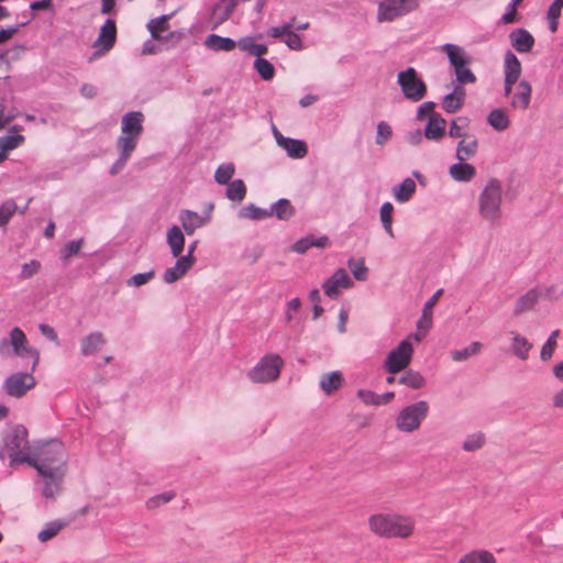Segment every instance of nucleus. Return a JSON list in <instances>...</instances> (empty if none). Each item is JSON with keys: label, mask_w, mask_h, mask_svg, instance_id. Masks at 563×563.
I'll return each mask as SVG.
<instances>
[{"label": "nucleus", "mask_w": 563, "mask_h": 563, "mask_svg": "<svg viewBox=\"0 0 563 563\" xmlns=\"http://www.w3.org/2000/svg\"><path fill=\"white\" fill-rule=\"evenodd\" d=\"M155 277L154 271H148L146 273H139L133 275L126 280V286L129 287H141L147 283H150Z\"/></svg>", "instance_id": "54"}, {"label": "nucleus", "mask_w": 563, "mask_h": 563, "mask_svg": "<svg viewBox=\"0 0 563 563\" xmlns=\"http://www.w3.org/2000/svg\"><path fill=\"white\" fill-rule=\"evenodd\" d=\"M175 493L173 492H166L159 495H156L147 500V508L153 509L156 507H159L163 504L169 503L172 499H174Z\"/></svg>", "instance_id": "57"}, {"label": "nucleus", "mask_w": 563, "mask_h": 563, "mask_svg": "<svg viewBox=\"0 0 563 563\" xmlns=\"http://www.w3.org/2000/svg\"><path fill=\"white\" fill-rule=\"evenodd\" d=\"M38 474L65 472L67 461L64 444L58 440L38 442L33 445L29 457L23 459Z\"/></svg>", "instance_id": "1"}, {"label": "nucleus", "mask_w": 563, "mask_h": 563, "mask_svg": "<svg viewBox=\"0 0 563 563\" xmlns=\"http://www.w3.org/2000/svg\"><path fill=\"white\" fill-rule=\"evenodd\" d=\"M397 84L404 97L411 102H418L427 95V85L413 67L399 71Z\"/></svg>", "instance_id": "9"}, {"label": "nucleus", "mask_w": 563, "mask_h": 563, "mask_svg": "<svg viewBox=\"0 0 563 563\" xmlns=\"http://www.w3.org/2000/svg\"><path fill=\"white\" fill-rule=\"evenodd\" d=\"M357 397L367 406H377V394L372 390L358 389Z\"/></svg>", "instance_id": "63"}, {"label": "nucleus", "mask_w": 563, "mask_h": 563, "mask_svg": "<svg viewBox=\"0 0 563 563\" xmlns=\"http://www.w3.org/2000/svg\"><path fill=\"white\" fill-rule=\"evenodd\" d=\"M253 67L260 77L265 81L272 80L275 76L274 65L265 58H256L254 60Z\"/></svg>", "instance_id": "46"}, {"label": "nucleus", "mask_w": 563, "mask_h": 563, "mask_svg": "<svg viewBox=\"0 0 563 563\" xmlns=\"http://www.w3.org/2000/svg\"><path fill=\"white\" fill-rule=\"evenodd\" d=\"M483 347L481 342H472L468 346L462 350H455L451 352V357L454 362H464L470 357L477 355Z\"/></svg>", "instance_id": "43"}, {"label": "nucleus", "mask_w": 563, "mask_h": 563, "mask_svg": "<svg viewBox=\"0 0 563 563\" xmlns=\"http://www.w3.org/2000/svg\"><path fill=\"white\" fill-rule=\"evenodd\" d=\"M82 243H84L82 239L73 240V241L68 242L65 245V247L62 250V257L67 260L71 256L76 255L80 251Z\"/></svg>", "instance_id": "58"}, {"label": "nucleus", "mask_w": 563, "mask_h": 563, "mask_svg": "<svg viewBox=\"0 0 563 563\" xmlns=\"http://www.w3.org/2000/svg\"><path fill=\"white\" fill-rule=\"evenodd\" d=\"M512 47L518 53H528L534 45L533 36L526 29H516L509 34Z\"/></svg>", "instance_id": "21"}, {"label": "nucleus", "mask_w": 563, "mask_h": 563, "mask_svg": "<svg viewBox=\"0 0 563 563\" xmlns=\"http://www.w3.org/2000/svg\"><path fill=\"white\" fill-rule=\"evenodd\" d=\"M347 266L351 269L353 277L356 280L364 282L368 276V268L365 266L364 258L354 260L350 258L347 261Z\"/></svg>", "instance_id": "47"}, {"label": "nucleus", "mask_w": 563, "mask_h": 563, "mask_svg": "<svg viewBox=\"0 0 563 563\" xmlns=\"http://www.w3.org/2000/svg\"><path fill=\"white\" fill-rule=\"evenodd\" d=\"M0 355L30 358L32 371H35L40 362V352L29 344L25 333L19 327H14L7 338L0 340Z\"/></svg>", "instance_id": "3"}, {"label": "nucleus", "mask_w": 563, "mask_h": 563, "mask_svg": "<svg viewBox=\"0 0 563 563\" xmlns=\"http://www.w3.org/2000/svg\"><path fill=\"white\" fill-rule=\"evenodd\" d=\"M449 175L455 181L467 183L476 176V169L473 165L459 161L450 166Z\"/></svg>", "instance_id": "28"}, {"label": "nucleus", "mask_w": 563, "mask_h": 563, "mask_svg": "<svg viewBox=\"0 0 563 563\" xmlns=\"http://www.w3.org/2000/svg\"><path fill=\"white\" fill-rule=\"evenodd\" d=\"M283 365L284 361L278 354H266L247 372L246 376L255 384L272 383L279 377Z\"/></svg>", "instance_id": "6"}, {"label": "nucleus", "mask_w": 563, "mask_h": 563, "mask_svg": "<svg viewBox=\"0 0 563 563\" xmlns=\"http://www.w3.org/2000/svg\"><path fill=\"white\" fill-rule=\"evenodd\" d=\"M343 383L344 378L342 373L340 371H334L322 375L319 382V386L324 394L331 395L339 390Z\"/></svg>", "instance_id": "31"}, {"label": "nucleus", "mask_w": 563, "mask_h": 563, "mask_svg": "<svg viewBox=\"0 0 563 563\" xmlns=\"http://www.w3.org/2000/svg\"><path fill=\"white\" fill-rule=\"evenodd\" d=\"M440 49L441 52L446 54L449 62L454 69H456L457 67L461 68V66H468L470 58L466 55L463 47L455 44L446 43L443 44L440 47Z\"/></svg>", "instance_id": "23"}, {"label": "nucleus", "mask_w": 563, "mask_h": 563, "mask_svg": "<svg viewBox=\"0 0 563 563\" xmlns=\"http://www.w3.org/2000/svg\"><path fill=\"white\" fill-rule=\"evenodd\" d=\"M463 107V103L459 101L455 96L448 93L442 99V108L448 113H455Z\"/></svg>", "instance_id": "56"}, {"label": "nucleus", "mask_w": 563, "mask_h": 563, "mask_svg": "<svg viewBox=\"0 0 563 563\" xmlns=\"http://www.w3.org/2000/svg\"><path fill=\"white\" fill-rule=\"evenodd\" d=\"M272 131L277 145L286 152L288 157L301 159L308 154V145L305 141L284 136L275 125Z\"/></svg>", "instance_id": "13"}, {"label": "nucleus", "mask_w": 563, "mask_h": 563, "mask_svg": "<svg viewBox=\"0 0 563 563\" xmlns=\"http://www.w3.org/2000/svg\"><path fill=\"white\" fill-rule=\"evenodd\" d=\"M354 285L344 268L336 269L328 279L322 284L324 294L331 298L336 299L340 295V289H350Z\"/></svg>", "instance_id": "14"}, {"label": "nucleus", "mask_w": 563, "mask_h": 563, "mask_svg": "<svg viewBox=\"0 0 563 563\" xmlns=\"http://www.w3.org/2000/svg\"><path fill=\"white\" fill-rule=\"evenodd\" d=\"M166 243L173 257L181 256L185 249V235L179 227L173 225L167 230Z\"/></svg>", "instance_id": "25"}, {"label": "nucleus", "mask_w": 563, "mask_h": 563, "mask_svg": "<svg viewBox=\"0 0 563 563\" xmlns=\"http://www.w3.org/2000/svg\"><path fill=\"white\" fill-rule=\"evenodd\" d=\"M33 450V445L27 440V430L22 424L14 426L3 439V448L0 450V459L4 457L7 451L10 466H16L25 463L24 457H29Z\"/></svg>", "instance_id": "4"}, {"label": "nucleus", "mask_w": 563, "mask_h": 563, "mask_svg": "<svg viewBox=\"0 0 563 563\" xmlns=\"http://www.w3.org/2000/svg\"><path fill=\"white\" fill-rule=\"evenodd\" d=\"M203 45L213 52H231L236 47V42L230 37L212 33L206 36Z\"/></svg>", "instance_id": "27"}, {"label": "nucleus", "mask_w": 563, "mask_h": 563, "mask_svg": "<svg viewBox=\"0 0 563 563\" xmlns=\"http://www.w3.org/2000/svg\"><path fill=\"white\" fill-rule=\"evenodd\" d=\"M413 347L409 339L402 340L393 349L384 362V368L389 374H396L405 369L411 362Z\"/></svg>", "instance_id": "11"}, {"label": "nucleus", "mask_w": 563, "mask_h": 563, "mask_svg": "<svg viewBox=\"0 0 563 563\" xmlns=\"http://www.w3.org/2000/svg\"><path fill=\"white\" fill-rule=\"evenodd\" d=\"M429 404L419 400L402 408L396 418V428L401 432L411 433L418 430L429 413Z\"/></svg>", "instance_id": "8"}, {"label": "nucleus", "mask_w": 563, "mask_h": 563, "mask_svg": "<svg viewBox=\"0 0 563 563\" xmlns=\"http://www.w3.org/2000/svg\"><path fill=\"white\" fill-rule=\"evenodd\" d=\"M16 203L12 199L5 200L0 206V227L5 225L16 211Z\"/></svg>", "instance_id": "52"}, {"label": "nucleus", "mask_w": 563, "mask_h": 563, "mask_svg": "<svg viewBox=\"0 0 563 563\" xmlns=\"http://www.w3.org/2000/svg\"><path fill=\"white\" fill-rule=\"evenodd\" d=\"M117 148L119 151V158L113 163V165L110 168L111 175H117L119 172H121L125 167L126 163L132 156V153L134 152L132 150H129L128 144H123V146L117 145Z\"/></svg>", "instance_id": "44"}, {"label": "nucleus", "mask_w": 563, "mask_h": 563, "mask_svg": "<svg viewBox=\"0 0 563 563\" xmlns=\"http://www.w3.org/2000/svg\"><path fill=\"white\" fill-rule=\"evenodd\" d=\"M65 472H54V473H45L40 474L43 478L44 487L42 489V496L46 499H54L59 490L63 482V477Z\"/></svg>", "instance_id": "19"}, {"label": "nucleus", "mask_w": 563, "mask_h": 563, "mask_svg": "<svg viewBox=\"0 0 563 563\" xmlns=\"http://www.w3.org/2000/svg\"><path fill=\"white\" fill-rule=\"evenodd\" d=\"M446 121L440 113H433L423 130L426 139L440 141L445 135Z\"/></svg>", "instance_id": "17"}, {"label": "nucleus", "mask_w": 563, "mask_h": 563, "mask_svg": "<svg viewBox=\"0 0 563 563\" xmlns=\"http://www.w3.org/2000/svg\"><path fill=\"white\" fill-rule=\"evenodd\" d=\"M541 296L542 292L539 287H534L528 290L526 294H523L517 299L514 307V314L520 316L525 312L531 311L538 303Z\"/></svg>", "instance_id": "18"}, {"label": "nucleus", "mask_w": 563, "mask_h": 563, "mask_svg": "<svg viewBox=\"0 0 563 563\" xmlns=\"http://www.w3.org/2000/svg\"><path fill=\"white\" fill-rule=\"evenodd\" d=\"M477 151L478 140L475 135H470L459 141L455 157L460 162H467L476 155Z\"/></svg>", "instance_id": "24"}, {"label": "nucleus", "mask_w": 563, "mask_h": 563, "mask_svg": "<svg viewBox=\"0 0 563 563\" xmlns=\"http://www.w3.org/2000/svg\"><path fill=\"white\" fill-rule=\"evenodd\" d=\"M368 525L373 533L383 538L406 539L415 529L412 518L397 514L374 515L368 519Z\"/></svg>", "instance_id": "2"}, {"label": "nucleus", "mask_w": 563, "mask_h": 563, "mask_svg": "<svg viewBox=\"0 0 563 563\" xmlns=\"http://www.w3.org/2000/svg\"><path fill=\"white\" fill-rule=\"evenodd\" d=\"M234 172L235 167L232 163H223L217 168L214 179L220 185H227L234 175Z\"/></svg>", "instance_id": "50"}, {"label": "nucleus", "mask_w": 563, "mask_h": 563, "mask_svg": "<svg viewBox=\"0 0 563 563\" xmlns=\"http://www.w3.org/2000/svg\"><path fill=\"white\" fill-rule=\"evenodd\" d=\"M41 264L37 261H30L29 263H24L21 268L20 278L29 279L34 276L40 271Z\"/></svg>", "instance_id": "60"}, {"label": "nucleus", "mask_w": 563, "mask_h": 563, "mask_svg": "<svg viewBox=\"0 0 563 563\" xmlns=\"http://www.w3.org/2000/svg\"><path fill=\"white\" fill-rule=\"evenodd\" d=\"M456 81L460 85L474 84L476 81L475 75L468 68V66H461L454 69Z\"/></svg>", "instance_id": "55"}, {"label": "nucleus", "mask_w": 563, "mask_h": 563, "mask_svg": "<svg viewBox=\"0 0 563 563\" xmlns=\"http://www.w3.org/2000/svg\"><path fill=\"white\" fill-rule=\"evenodd\" d=\"M301 308V301L299 298H294L287 302L285 319L287 322H290L294 319L295 313H297Z\"/></svg>", "instance_id": "62"}, {"label": "nucleus", "mask_w": 563, "mask_h": 563, "mask_svg": "<svg viewBox=\"0 0 563 563\" xmlns=\"http://www.w3.org/2000/svg\"><path fill=\"white\" fill-rule=\"evenodd\" d=\"M443 290L438 289L424 303L422 314L417 321V329L429 331L432 325V309L437 305L439 298L442 296Z\"/></svg>", "instance_id": "26"}, {"label": "nucleus", "mask_w": 563, "mask_h": 563, "mask_svg": "<svg viewBox=\"0 0 563 563\" xmlns=\"http://www.w3.org/2000/svg\"><path fill=\"white\" fill-rule=\"evenodd\" d=\"M541 289L542 296L544 299L549 300H559L563 297V290L560 289L558 285H550L544 287H539Z\"/></svg>", "instance_id": "59"}, {"label": "nucleus", "mask_w": 563, "mask_h": 563, "mask_svg": "<svg viewBox=\"0 0 563 563\" xmlns=\"http://www.w3.org/2000/svg\"><path fill=\"white\" fill-rule=\"evenodd\" d=\"M117 40V25L114 20L107 19L101 25L99 35L93 42V47L97 48L96 54L108 53L115 44Z\"/></svg>", "instance_id": "15"}, {"label": "nucleus", "mask_w": 563, "mask_h": 563, "mask_svg": "<svg viewBox=\"0 0 563 563\" xmlns=\"http://www.w3.org/2000/svg\"><path fill=\"white\" fill-rule=\"evenodd\" d=\"M145 117L141 111H130L121 119V135L117 139L115 145L128 144L129 150L134 151L144 131Z\"/></svg>", "instance_id": "7"}, {"label": "nucleus", "mask_w": 563, "mask_h": 563, "mask_svg": "<svg viewBox=\"0 0 563 563\" xmlns=\"http://www.w3.org/2000/svg\"><path fill=\"white\" fill-rule=\"evenodd\" d=\"M416 189L417 185L415 180L408 177L405 178L401 184L393 188V196L397 202L405 203L410 200Z\"/></svg>", "instance_id": "32"}, {"label": "nucleus", "mask_w": 563, "mask_h": 563, "mask_svg": "<svg viewBox=\"0 0 563 563\" xmlns=\"http://www.w3.org/2000/svg\"><path fill=\"white\" fill-rule=\"evenodd\" d=\"M32 369L30 373H15L10 375L3 384V388L8 395L12 397H22L27 390L35 386V378Z\"/></svg>", "instance_id": "12"}, {"label": "nucleus", "mask_w": 563, "mask_h": 563, "mask_svg": "<svg viewBox=\"0 0 563 563\" xmlns=\"http://www.w3.org/2000/svg\"><path fill=\"white\" fill-rule=\"evenodd\" d=\"M511 351L520 360L526 361L529 357V352L532 349V343L519 333H512Z\"/></svg>", "instance_id": "35"}, {"label": "nucleus", "mask_w": 563, "mask_h": 563, "mask_svg": "<svg viewBox=\"0 0 563 563\" xmlns=\"http://www.w3.org/2000/svg\"><path fill=\"white\" fill-rule=\"evenodd\" d=\"M106 340L101 332H92L85 338H82L80 342V350L82 355L90 356L96 354L101 347L104 345Z\"/></svg>", "instance_id": "29"}, {"label": "nucleus", "mask_w": 563, "mask_h": 563, "mask_svg": "<svg viewBox=\"0 0 563 563\" xmlns=\"http://www.w3.org/2000/svg\"><path fill=\"white\" fill-rule=\"evenodd\" d=\"M399 384L406 385L413 389L422 388L426 385L424 377L416 371H407L399 379Z\"/></svg>", "instance_id": "45"}, {"label": "nucleus", "mask_w": 563, "mask_h": 563, "mask_svg": "<svg viewBox=\"0 0 563 563\" xmlns=\"http://www.w3.org/2000/svg\"><path fill=\"white\" fill-rule=\"evenodd\" d=\"M418 7V0H382L378 4L377 20L390 22L404 16Z\"/></svg>", "instance_id": "10"}, {"label": "nucleus", "mask_w": 563, "mask_h": 563, "mask_svg": "<svg viewBox=\"0 0 563 563\" xmlns=\"http://www.w3.org/2000/svg\"><path fill=\"white\" fill-rule=\"evenodd\" d=\"M503 187L501 183L492 178L487 181L478 199L479 214L492 223L501 218Z\"/></svg>", "instance_id": "5"}, {"label": "nucleus", "mask_w": 563, "mask_h": 563, "mask_svg": "<svg viewBox=\"0 0 563 563\" xmlns=\"http://www.w3.org/2000/svg\"><path fill=\"white\" fill-rule=\"evenodd\" d=\"M178 219L184 228L185 233L191 235L197 229L202 228L209 222L210 216L209 213L206 216H200L191 210H181L179 212Z\"/></svg>", "instance_id": "16"}, {"label": "nucleus", "mask_w": 563, "mask_h": 563, "mask_svg": "<svg viewBox=\"0 0 563 563\" xmlns=\"http://www.w3.org/2000/svg\"><path fill=\"white\" fill-rule=\"evenodd\" d=\"M174 266L165 269L163 273L164 283L170 285L181 279L187 272L194 266L189 263V260L183 258L181 256L176 257Z\"/></svg>", "instance_id": "20"}, {"label": "nucleus", "mask_w": 563, "mask_h": 563, "mask_svg": "<svg viewBox=\"0 0 563 563\" xmlns=\"http://www.w3.org/2000/svg\"><path fill=\"white\" fill-rule=\"evenodd\" d=\"M521 74V64L517 56L508 51L505 55V78L509 82H517Z\"/></svg>", "instance_id": "33"}, {"label": "nucleus", "mask_w": 563, "mask_h": 563, "mask_svg": "<svg viewBox=\"0 0 563 563\" xmlns=\"http://www.w3.org/2000/svg\"><path fill=\"white\" fill-rule=\"evenodd\" d=\"M531 86L528 81L521 80L517 86V91L511 99V107L526 110L531 101Z\"/></svg>", "instance_id": "30"}, {"label": "nucleus", "mask_w": 563, "mask_h": 563, "mask_svg": "<svg viewBox=\"0 0 563 563\" xmlns=\"http://www.w3.org/2000/svg\"><path fill=\"white\" fill-rule=\"evenodd\" d=\"M236 0H220L214 9L213 14L218 19V24L227 21L236 8Z\"/></svg>", "instance_id": "37"}, {"label": "nucleus", "mask_w": 563, "mask_h": 563, "mask_svg": "<svg viewBox=\"0 0 563 563\" xmlns=\"http://www.w3.org/2000/svg\"><path fill=\"white\" fill-rule=\"evenodd\" d=\"M168 20L169 15H161L148 21L147 30L150 31L153 38H162L161 33L166 32L169 29Z\"/></svg>", "instance_id": "41"}, {"label": "nucleus", "mask_w": 563, "mask_h": 563, "mask_svg": "<svg viewBox=\"0 0 563 563\" xmlns=\"http://www.w3.org/2000/svg\"><path fill=\"white\" fill-rule=\"evenodd\" d=\"M487 123L496 131L501 132L509 128L510 120L504 109L492 110L487 115Z\"/></svg>", "instance_id": "34"}, {"label": "nucleus", "mask_w": 563, "mask_h": 563, "mask_svg": "<svg viewBox=\"0 0 563 563\" xmlns=\"http://www.w3.org/2000/svg\"><path fill=\"white\" fill-rule=\"evenodd\" d=\"M393 135L391 128L385 121H380L376 128L375 142L379 146H384Z\"/></svg>", "instance_id": "53"}, {"label": "nucleus", "mask_w": 563, "mask_h": 563, "mask_svg": "<svg viewBox=\"0 0 563 563\" xmlns=\"http://www.w3.org/2000/svg\"><path fill=\"white\" fill-rule=\"evenodd\" d=\"M23 126L14 124L9 129V134L0 136V150L9 152L24 144L25 137L21 134Z\"/></svg>", "instance_id": "22"}, {"label": "nucleus", "mask_w": 563, "mask_h": 563, "mask_svg": "<svg viewBox=\"0 0 563 563\" xmlns=\"http://www.w3.org/2000/svg\"><path fill=\"white\" fill-rule=\"evenodd\" d=\"M294 22H295V18H292L289 23H286V24H284L282 26L271 27L268 30V35L274 37V38H279L283 35L287 36L292 31Z\"/></svg>", "instance_id": "61"}, {"label": "nucleus", "mask_w": 563, "mask_h": 563, "mask_svg": "<svg viewBox=\"0 0 563 563\" xmlns=\"http://www.w3.org/2000/svg\"><path fill=\"white\" fill-rule=\"evenodd\" d=\"M284 42L292 51H301L303 48L301 37L294 31L287 35Z\"/></svg>", "instance_id": "64"}, {"label": "nucleus", "mask_w": 563, "mask_h": 563, "mask_svg": "<svg viewBox=\"0 0 563 563\" xmlns=\"http://www.w3.org/2000/svg\"><path fill=\"white\" fill-rule=\"evenodd\" d=\"M65 523L59 521H52L45 525V527L38 532L37 539L41 542H47L53 539L63 528Z\"/></svg>", "instance_id": "48"}, {"label": "nucleus", "mask_w": 563, "mask_h": 563, "mask_svg": "<svg viewBox=\"0 0 563 563\" xmlns=\"http://www.w3.org/2000/svg\"><path fill=\"white\" fill-rule=\"evenodd\" d=\"M238 217L240 219L264 220L272 217V211H269V209H262L253 203H250L239 210Z\"/></svg>", "instance_id": "36"}, {"label": "nucleus", "mask_w": 563, "mask_h": 563, "mask_svg": "<svg viewBox=\"0 0 563 563\" xmlns=\"http://www.w3.org/2000/svg\"><path fill=\"white\" fill-rule=\"evenodd\" d=\"M465 125H467L466 118L459 117V118L452 120L450 123V128H449V136L452 139H460V140L470 136V134H467L464 131Z\"/></svg>", "instance_id": "49"}, {"label": "nucleus", "mask_w": 563, "mask_h": 563, "mask_svg": "<svg viewBox=\"0 0 563 563\" xmlns=\"http://www.w3.org/2000/svg\"><path fill=\"white\" fill-rule=\"evenodd\" d=\"M272 216H275L279 220H288L295 213V210L287 199H279L269 208Z\"/></svg>", "instance_id": "39"}, {"label": "nucleus", "mask_w": 563, "mask_h": 563, "mask_svg": "<svg viewBox=\"0 0 563 563\" xmlns=\"http://www.w3.org/2000/svg\"><path fill=\"white\" fill-rule=\"evenodd\" d=\"M457 563H497V561L492 552L475 550L465 554Z\"/></svg>", "instance_id": "38"}, {"label": "nucleus", "mask_w": 563, "mask_h": 563, "mask_svg": "<svg viewBox=\"0 0 563 563\" xmlns=\"http://www.w3.org/2000/svg\"><path fill=\"white\" fill-rule=\"evenodd\" d=\"M227 197L231 201L241 202L246 196V186L242 179H235L227 184Z\"/></svg>", "instance_id": "42"}, {"label": "nucleus", "mask_w": 563, "mask_h": 563, "mask_svg": "<svg viewBox=\"0 0 563 563\" xmlns=\"http://www.w3.org/2000/svg\"><path fill=\"white\" fill-rule=\"evenodd\" d=\"M485 443V435L482 432H476L466 437L463 442V450L473 452L479 450Z\"/></svg>", "instance_id": "51"}, {"label": "nucleus", "mask_w": 563, "mask_h": 563, "mask_svg": "<svg viewBox=\"0 0 563 563\" xmlns=\"http://www.w3.org/2000/svg\"><path fill=\"white\" fill-rule=\"evenodd\" d=\"M393 212H394V206L386 201L380 206L379 209V219L382 222V225L385 230V232L391 238H395L394 230H393Z\"/></svg>", "instance_id": "40"}]
</instances>
